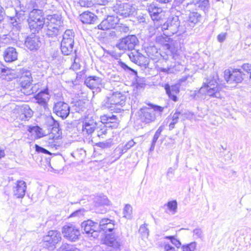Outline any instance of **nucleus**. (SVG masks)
I'll return each instance as SVG.
<instances>
[{"instance_id": "nucleus-1", "label": "nucleus", "mask_w": 251, "mask_h": 251, "mask_svg": "<svg viewBox=\"0 0 251 251\" xmlns=\"http://www.w3.org/2000/svg\"><path fill=\"white\" fill-rule=\"evenodd\" d=\"M31 0H14V10L16 13L14 17H10V23L13 30L19 32L22 28V22L25 19V12L29 10L32 7L30 2Z\"/></svg>"}, {"instance_id": "nucleus-2", "label": "nucleus", "mask_w": 251, "mask_h": 251, "mask_svg": "<svg viewBox=\"0 0 251 251\" xmlns=\"http://www.w3.org/2000/svg\"><path fill=\"white\" fill-rule=\"evenodd\" d=\"M218 75L210 76L203 82L200 88L199 93L201 96L213 98L220 99L222 98V86L219 84Z\"/></svg>"}, {"instance_id": "nucleus-3", "label": "nucleus", "mask_w": 251, "mask_h": 251, "mask_svg": "<svg viewBox=\"0 0 251 251\" xmlns=\"http://www.w3.org/2000/svg\"><path fill=\"white\" fill-rule=\"evenodd\" d=\"M126 99V97L121 93L115 92L105 98L102 102L101 106L110 111L120 112L125 104Z\"/></svg>"}, {"instance_id": "nucleus-4", "label": "nucleus", "mask_w": 251, "mask_h": 251, "mask_svg": "<svg viewBox=\"0 0 251 251\" xmlns=\"http://www.w3.org/2000/svg\"><path fill=\"white\" fill-rule=\"evenodd\" d=\"M185 25H183L182 23L180 25V23L177 16H173L169 17L167 21L162 25V29L168 30L170 33L174 34L176 33L178 31L182 32L186 31L187 27H184Z\"/></svg>"}, {"instance_id": "nucleus-5", "label": "nucleus", "mask_w": 251, "mask_h": 251, "mask_svg": "<svg viewBox=\"0 0 251 251\" xmlns=\"http://www.w3.org/2000/svg\"><path fill=\"white\" fill-rule=\"evenodd\" d=\"M13 113L18 120L28 121L33 114V111L26 104L16 105L13 110Z\"/></svg>"}, {"instance_id": "nucleus-6", "label": "nucleus", "mask_w": 251, "mask_h": 251, "mask_svg": "<svg viewBox=\"0 0 251 251\" xmlns=\"http://www.w3.org/2000/svg\"><path fill=\"white\" fill-rule=\"evenodd\" d=\"M62 232L65 238L72 242L77 240L80 235L78 228L71 223L63 226Z\"/></svg>"}, {"instance_id": "nucleus-7", "label": "nucleus", "mask_w": 251, "mask_h": 251, "mask_svg": "<svg viewBox=\"0 0 251 251\" xmlns=\"http://www.w3.org/2000/svg\"><path fill=\"white\" fill-rule=\"evenodd\" d=\"M245 75L239 69H233L232 71L228 69L224 72L225 79L228 84L241 82Z\"/></svg>"}, {"instance_id": "nucleus-8", "label": "nucleus", "mask_w": 251, "mask_h": 251, "mask_svg": "<svg viewBox=\"0 0 251 251\" xmlns=\"http://www.w3.org/2000/svg\"><path fill=\"white\" fill-rule=\"evenodd\" d=\"M113 11L123 17H129L135 12L136 8L129 3H117L113 7Z\"/></svg>"}, {"instance_id": "nucleus-9", "label": "nucleus", "mask_w": 251, "mask_h": 251, "mask_svg": "<svg viewBox=\"0 0 251 251\" xmlns=\"http://www.w3.org/2000/svg\"><path fill=\"white\" fill-rule=\"evenodd\" d=\"M138 40L135 35H128L120 40L117 47L120 50H132L137 44Z\"/></svg>"}, {"instance_id": "nucleus-10", "label": "nucleus", "mask_w": 251, "mask_h": 251, "mask_svg": "<svg viewBox=\"0 0 251 251\" xmlns=\"http://www.w3.org/2000/svg\"><path fill=\"white\" fill-rule=\"evenodd\" d=\"M61 239L60 233L57 230H50L43 238L45 245L52 247L57 244Z\"/></svg>"}, {"instance_id": "nucleus-11", "label": "nucleus", "mask_w": 251, "mask_h": 251, "mask_svg": "<svg viewBox=\"0 0 251 251\" xmlns=\"http://www.w3.org/2000/svg\"><path fill=\"white\" fill-rule=\"evenodd\" d=\"M81 227L86 234H91V236L94 238L98 236L97 223H95L92 220H88L82 223Z\"/></svg>"}, {"instance_id": "nucleus-12", "label": "nucleus", "mask_w": 251, "mask_h": 251, "mask_svg": "<svg viewBox=\"0 0 251 251\" xmlns=\"http://www.w3.org/2000/svg\"><path fill=\"white\" fill-rule=\"evenodd\" d=\"M53 112L62 119L66 118L70 113L69 105L64 102L59 101L53 107Z\"/></svg>"}, {"instance_id": "nucleus-13", "label": "nucleus", "mask_w": 251, "mask_h": 251, "mask_svg": "<svg viewBox=\"0 0 251 251\" xmlns=\"http://www.w3.org/2000/svg\"><path fill=\"white\" fill-rule=\"evenodd\" d=\"M140 118L142 122L146 124L154 121L156 119L154 110L150 107L141 108L140 111Z\"/></svg>"}, {"instance_id": "nucleus-14", "label": "nucleus", "mask_w": 251, "mask_h": 251, "mask_svg": "<svg viewBox=\"0 0 251 251\" xmlns=\"http://www.w3.org/2000/svg\"><path fill=\"white\" fill-rule=\"evenodd\" d=\"M119 21L117 16H108L98 25V28L103 30L115 28Z\"/></svg>"}, {"instance_id": "nucleus-15", "label": "nucleus", "mask_w": 251, "mask_h": 251, "mask_svg": "<svg viewBox=\"0 0 251 251\" xmlns=\"http://www.w3.org/2000/svg\"><path fill=\"white\" fill-rule=\"evenodd\" d=\"M32 4V7L30 9L32 10L30 12L29 17L28 21H34V22H40V23H45L46 19L44 18L42 14V10L36 8L38 6L34 5V2L31 0V2H30Z\"/></svg>"}, {"instance_id": "nucleus-16", "label": "nucleus", "mask_w": 251, "mask_h": 251, "mask_svg": "<svg viewBox=\"0 0 251 251\" xmlns=\"http://www.w3.org/2000/svg\"><path fill=\"white\" fill-rule=\"evenodd\" d=\"M86 85L91 89H100L103 86L102 79L96 76L88 77L84 82Z\"/></svg>"}, {"instance_id": "nucleus-17", "label": "nucleus", "mask_w": 251, "mask_h": 251, "mask_svg": "<svg viewBox=\"0 0 251 251\" xmlns=\"http://www.w3.org/2000/svg\"><path fill=\"white\" fill-rule=\"evenodd\" d=\"M101 122L106 124L105 126L112 128H116L119 126V120L114 115H104L100 117Z\"/></svg>"}, {"instance_id": "nucleus-18", "label": "nucleus", "mask_w": 251, "mask_h": 251, "mask_svg": "<svg viewBox=\"0 0 251 251\" xmlns=\"http://www.w3.org/2000/svg\"><path fill=\"white\" fill-rule=\"evenodd\" d=\"M164 49L167 50L166 52L167 55L172 56L175 59H176L179 55L180 49L179 48V43L178 42L166 44L164 45Z\"/></svg>"}, {"instance_id": "nucleus-19", "label": "nucleus", "mask_w": 251, "mask_h": 251, "mask_svg": "<svg viewBox=\"0 0 251 251\" xmlns=\"http://www.w3.org/2000/svg\"><path fill=\"white\" fill-rule=\"evenodd\" d=\"M148 11L153 21H159L164 16L162 8L156 6L154 4H151L148 7Z\"/></svg>"}, {"instance_id": "nucleus-20", "label": "nucleus", "mask_w": 251, "mask_h": 251, "mask_svg": "<svg viewBox=\"0 0 251 251\" xmlns=\"http://www.w3.org/2000/svg\"><path fill=\"white\" fill-rule=\"evenodd\" d=\"M40 44L39 38L34 35L27 37L25 42V46L31 50H38L40 46Z\"/></svg>"}, {"instance_id": "nucleus-21", "label": "nucleus", "mask_w": 251, "mask_h": 251, "mask_svg": "<svg viewBox=\"0 0 251 251\" xmlns=\"http://www.w3.org/2000/svg\"><path fill=\"white\" fill-rule=\"evenodd\" d=\"M26 189V183L23 180H18L13 188L14 195L17 198H22L25 195Z\"/></svg>"}, {"instance_id": "nucleus-22", "label": "nucleus", "mask_w": 251, "mask_h": 251, "mask_svg": "<svg viewBox=\"0 0 251 251\" xmlns=\"http://www.w3.org/2000/svg\"><path fill=\"white\" fill-rule=\"evenodd\" d=\"M34 98L36 100L37 103L44 106V108H46L47 105V102L50 99L48 89H47L45 90L41 91L35 95Z\"/></svg>"}, {"instance_id": "nucleus-23", "label": "nucleus", "mask_w": 251, "mask_h": 251, "mask_svg": "<svg viewBox=\"0 0 251 251\" xmlns=\"http://www.w3.org/2000/svg\"><path fill=\"white\" fill-rule=\"evenodd\" d=\"M165 89L169 98L174 101L177 100L176 95L179 93V87L177 85L170 86L167 84L165 86Z\"/></svg>"}, {"instance_id": "nucleus-24", "label": "nucleus", "mask_w": 251, "mask_h": 251, "mask_svg": "<svg viewBox=\"0 0 251 251\" xmlns=\"http://www.w3.org/2000/svg\"><path fill=\"white\" fill-rule=\"evenodd\" d=\"M3 57L6 62H11L17 59L18 53L15 48L9 47L5 50Z\"/></svg>"}, {"instance_id": "nucleus-25", "label": "nucleus", "mask_w": 251, "mask_h": 251, "mask_svg": "<svg viewBox=\"0 0 251 251\" xmlns=\"http://www.w3.org/2000/svg\"><path fill=\"white\" fill-rule=\"evenodd\" d=\"M94 202L96 207H99L105 205H108L110 204V201L107 197L104 195L100 194L95 196L94 199Z\"/></svg>"}, {"instance_id": "nucleus-26", "label": "nucleus", "mask_w": 251, "mask_h": 251, "mask_svg": "<svg viewBox=\"0 0 251 251\" xmlns=\"http://www.w3.org/2000/svg\"><path fill=\"white\" fill-rule=\"evenodd\" d=\"M79 19L83 24H91L96 21L97 16L91 12H85L80 15Z\"/></svg>"}, {"instance_id": "nucleus-27", "label": "nucleus", "mask_w": 251, "mask_h": 251, "mask_svg": "<svg viewBox=\"0 0 251 251\" xmlns=\"http://www.w3.org/2000/svg\"><path fill=\"white\" fill-rule=\"evenodd\" d=\"M32 81L31 74L29 71H26L23 74L21 77V85L23 89L28 88Z\"/></svg>"}, {"instance_id": "nucleus-28", "label": "nucleus", "mask_w": 251, "mask_h": 251, "mask_svg": "<svg viewBox=\"0 0 251 251\" xmlns=\"http://www.w3.org/2000/svg\"><path fill=\"white\" fill-rule=\"evenodd\" d=\"M105 244L108 246L112 247L115 249H119L121 246L119 239L116 238L114 235L106 236L105 239Z\"/></svg>"}, {"instance_id": "nucleus-29", "label": "nucleus", "mask_w": 251, "mask_h": 251, "mask_svg": "<svg viewBox=\"0 0 251 251\" xmlns=\"http://www.w3.org/2000/svg\"><path fill=\"white\" fill-rule=\"evenodd\" d=\"M96 127V124L93 121L88 122L87 120H86L83 123L82 132L84 134H91L95 131Z\"/></svg>"}, {"instance_id": "nucleus-30", "label": "nucleus", "mask_w": 251, "mask_h": 251, "mask_svg": "<svg viewBox=\"0 0 251 251\" xmlns=\"http://www.w3.org/2000/svg\"><path fill=\"white\" fill-rule=\"evenodd\" d=\"M201 18V16L200 14L197 12H193L190 14L188 20L183 22L182 24L183 25H188L191 23L190 27H192L200 21Z\"/></svg>"}, {"instance_id": "nucleus-31", "label": "nucleus", "mask_w": 251, "mask_h": 251, "mask_svg": "<svg viewBox=\"0 0 251 251\" xmlns=\"http://www.w3.org/2000/svg\"><path fill=\"white\" fill-rule=\"evenodd\" d=\"M61 18L59 15H48L45 20V24L47 23L59 26L61 25Z\"/></svg>"}, {"instance_id": "nucleus-32", "label": "nucleus", "mask_w": 251, "mask_h": 251, "mask_svg": "<svg viewBox=\"0 0 251 251\" xmlns=\"http://www.w3.org/2000/svg\"><path fill=\"white\" fill-rule=\"evenodd\" d=\"M29 28L32 33L34 34L38 32L42 28L45 24V23H40V22L28 21Z\"/></svg>"}, {"instance_id": "nucleus-33", "label": "nucleus", "mask_w": 251, "mask_h": 251, "mask_svg": "<svg viewBox=\"0 0 251 251\" xmlns=\"http://www.w3.org/2000/svg\"><path fill=\"white\" fill-rule=\"evenodd\" d=\"M74 44L61 42V50L63 54L68 55L73 51Z\"/></svg>"}, {"instance_id": "nucleus-34", "label": "nucleus", "mask_w": 251, "mask_h": 251, "mask_svg": "<svg viewBox=\"0 0 251 251\" xmlns=\"http://www.w3.org/2000/svg\"><path fill=\"white\" fill-rule=\"evenodd\" d=\"M28 130L31 134L34 135L35 138H40L44 136L42 129L38 126L29 127Z\"/></svg>"}, {"instance_id": "nucleus-35", "label": "nucleus", "mask_w": 251, "mask_h": 251, "mask_svg": "<svg viewBox=\"0 0 251 251\" xmlns=\"http://www.w3.org/2000/svg\"><path fill=\"white\" fill-rule=\"evenodd\" d=\"M181 112L176 111L172 116V121L169 124V129L172 130L175 127V125L178 122L180 117Z\"/></svg>"}, {"instance_id": "nucleus-36", "label": "nucleus", "mask_w": 251, "mask_h": 251, "mask_svg": "<svg viewBox=\"0 0 251 251\" xmlns=\"http://www.w3.org/2000/svg\"><path fill=\"white\" fill-rule=\"evenodd\" d=\"M124 217L127 219H131L132 215V207L128 204L125 205L123 209Z\"/></svg>"}, {"instance_id": "nucleus-37", "label": "nucleus", "mask_w": 251, "mask_h": 251, "mask_svg": "<svg viewBox=\"0 0 251 251\" xmlns=\"http://www.w3.org/2000/svg\"><path fill=\"white\" fill-rule=\"evenodd\" d=\"M196 5L203 11L207 10L209 7V0H199L196 3Z\"/></svg>"}, {"instance_id": "nucleus-38", "label": "nucleus", "mask_w": 251, "mask_h": 251, "mask_svg": "<svg viewBox=\"0 0 251 251\" xmlns=\"http://www.w3.org/2000/svg\"><path fill=\"white\" fill-rule=\"evenodd\" d=\"M136 64L140 66H146L148 64V60L147 57L141 54L136 60Z\"/></svg>"}, {"instance_id": "nucleus-39", "label": "nucleus", "mask_w": 251, "mask_h": 251, "mask_svg": "<svg viewBox=\"0 0 251 251\" xmlns=\"http://www.w3.org/2000/svg\"><path fill=\"white\" fill-rule=\"evenodd\" d=\"M165 239L170 240L171 242L178 249L181 246L180 242L176 239L174 236H167L164 237Z\"/></svg>"}, {"instance_id": "nucleus-40", "label": "nucleus", "mask_w": 251, "mask_h": 251, "mask_svg": "<svg viewBox=\"0 0 251 251\" xmlns=\"http://www.w3.org/2000/svg\"><path fill=\"white\" fill-rule=\"evenodd\" d=\"M177 205V202L175 200L169 201L167 203L168 208L170 211L172 212L173 214H175L176 212Z\"/></svg>"}, {"instance_id": "nucleus-41", "label": "nucleus", "mask_w": 251, "mask_h": 251, "mask_svg": "<svg viewBox=\"0 0 251 251\" xmlns=\"http://www.w3.org/2000/svg\"><path fill=\"white\" fill-rule=\"evenodd\" d=\"M107 126H103L101 127H99L97 128V135L99 137L104 138V135H105L107 132Z\"/></svg>"}, {"instance_id": "nucleus-42", "label": "nucleus", "mask_w": 251, "mask_h": 251, "mask_svg": "<svg viewBox=\"0 0 251 251\" xmlns=\"http://www.w3.org/2000/svg\"><path fill=\"white\" fill-rule=\"evenodd\" d=\"M109 220L110 219L107 218L101 219L99 225H98V230H104L105 226L109 223Z\"/></svg>"}, {"instance_id": "nucleus-43", "label": "nucleus", "mask_w": 251, "mask_h": 251, "mask_svg": "<svg viewBox=\"0 0 251 251\" xmlns=\"http://www.w3.org/2000/svg\"><path fill=\"white\" fill-rule=\"evenodd\" d=\"M139 232L143 237H147L149 235V230L147 227V225H142L140 226Z\"/></svg>"}, {"instance_id": "nucleus-44", "label": "nucleus", "mask_w": 251, "mask_h": 251, "mask_svg": "<svg viewBox=\"0 0 251 251\" xmlns=\"http://www.w3.org/2000/svg\"><path fill=\"white\" fill-rule=\"evenodd\" d=\"M58 137H57L55 139H53L52 142H50V146L51 148L57 150L61 147V143L60 141H58L60 139Z\"/></svg>"}, {"instance_id": "nucleus-45", "label": "nucleus", "mask_w": 251, "mask_h": 251, "mask_svg": "<svg viewBox=\"0 0 251 251\" xmlns=\"http://www.w3.org/2000/svg\"><path fill=\"white\" fill-rule=\"evenodd\" d=\"M197 244L195 242H192L189 244L183 246V251H195Z\"/></svg>"}, {"instance_id": "nucleus-46", "label": "nucleus", "mask_w": 251, "mask_h": 251, "mask_svg": "<svg viewBox=\"0 0 251 251\" xmlns=\"http://www.w3.org/2000/svg\"><path fill=\"white\" fill-rule=\"evenodd\" d=\"M115 28L117 30L125 33L127 32L129 30L128 27L126 25H124L123 24H119L118 23Z\"/></svg>"}, {"instance_id": "nucleus-47", "label": "nucleus", "mask_w": 251, "mask_h": 251, "mask_svg": "<svg viewBox=\"0 0 251 251\" xmlns=\"http://www.w3.org/2000/svg\"><path fill=\"white\" fill-rule=\"evenodd\" d=\"M112 144V141L109 140L105 142H100L97 144V146L102 149H105L110 147Z\"/></svg>"}, {"instance_id": "nucleus-48", "label": "nucleus", "mask_w": 251, "mask_h": 251, "mask_svg": "<svg viewBox=\"0 0 251 251\" xmlns=\"http://www.w3.org/2000/svg\"><path fill=\"white\" fill-rule=\"evenodd\" d=\"M135 143L133 141V140H131L128 141L122 148L121 151L123 153L126 152L128 150L132 147Z\"/></svg>"}, {"instance_id": "nucleus-49", "label": "nucleus", "mask_w": 251, "mask_h": 251, "mask_svg": "<svg viewBox=\"0 0 251 251\" xmlns=\"http://www.w3.org/2000/svg\"><path fill=\"white\" fill-rule=\"evenodd\" d=\"M139 55H141V54L137 51H135L134 52H131L129 53L128 56L130 60L136 64V60L138 59Z\"/></svg>"}, {"instance_id": "nucleus-50", "label": "nucleus", "mask_w": 251, "mask_h": 251, "mask_svg": "<svg viewBox=\"0 0 251 251\" xmlns=\"http://www.w3.org/2000/svg\"><path fill=\"white\" fill-rule=\"evenodd\" d=\"M218 119V117L216 116H210L209 118V124L213 126H217L219 125Z\"/></svg>"}, {"instance_id": "nucleus-51", "label": "nucleus", "mask_w": 251, "mask_h": 251, "mask_svg": "<svg viewBox=\"0 0 251 251\" xmlns=\"http://www.w3.org/2000/svg\"><path fill=\"white\" fill-rule=\"evenodd\" d=\"M75 37V33L71 29H67L64 32L63 35V38L62 39H69V38H71Z\"/></svg>"}, {"instance_id": "nucleus-52", "label": "nucleus", "mask_w": 251, "mask_h": 251, "mask_svg": "<svg viewBox=\"0 0 251 251\" xmlns=\"http://www.w3.org/2000/svg\"><path fill=\"white\" fill-rule=\"evenodd\" d=\"M12 70L7 67L0 68V73L2 76H6L11 74Z\"/></svg>"}, {"instance_id": "nucleus-53", "label": "nucleus", "mask_w": 251, "mask_h": 251, "mask_svg": "<svg viewBox=\"0 0 251 251\" xmlns=\"http://www.w3.org/2000/svg\"><path fill=\"white\" fill-rule=\"evenodd\" d=\"M163 127L162 126H160L158 129L156 130L155 133L152 140L154 141V142H156L159 137L160 136L162 131L163 130Z\"/></svg>"}, {"instance_id": "nucleus-54", "label": "nucleus", "mask_w": 251, "mask_h": 251, "mask_svg": "<svg viewBox=\"0 0 251 251\" xmlns=\"http://www.w3.org/2000/svg\"><path fill=\"white\" fill-rule=\"evenodd\" d=\"M114 228V221L111 220H109V223L105 227V230H104L105 232L108 231H112V230Z\"/></svg>"}, {"instance_id": "nucleus-55", "label": "nucleus", "mask_w": 251, "mask_h": 251, "mask_svg": "<svg viewBox=\"0 0 251 251\" xmlns=\"http://www.w3.org/2000/svg\"><path fill=\"white\" fill-rule=\"evenodd\" d=\"M164 251H177V249H176L175 247L172 246L168 243H165L164 245Z\"/></svg>"}, {"instance_id": "nucleus-56", "label": "nucleus", "mask_w": 251, "mask_h": 251, "mask_svg": "<svg viewBox=\"0 0 251 251\" xmlns=\"http://www.w3.org/2000/svg\"><path fill=\"white\" fill-rule=\"evenodd\" d=\"M47 27V28L50 29L51 30L53 31L54 33H57L58 32V26L54 25L51 24H50L47 23V24H45L44 25Z\"/></svg>"}, {"instance_id": "nucleus-57", "label": "nucleus", "mask_w": 251, "mask_h": 251, "mask_svg": "<svg viewBox=\"0 0 251 251\" xmlns=\"http://www.w3.org/2000/svg\"><path fill=\"white\" fill-rule=\"evenodd\" d=\"M83 155L85 154V151L82 149L77 150L72 153V155L77 159H80V156H78L79 154Z\"/></svg>"}, {"instance_id": "nucleus-58", "label": "nucleus", "mask_w": 251, "mask_h": 251, "mask_svg": "<svg viewBox=\"0 0 251 251\" xmlns=\"http://www.w3.org/2000/svg\"><path fill=\"white\" fill-rule=\"evenodd\" d=\"M72 250L69 245L67 243L62 244L59 248V251H71Z\"/></svg>"}, {"instance_id": "nucleus-59", "label": "nucleus", "mask_w": 251, "mask_h": 251, "mask_svg": "<svg viewBox=\"0 0 251 251\" xmlns=\"http://www.w3.org/2000/svg\"><path fill=\"white\" fill-rule=\"evenodd\" d=\"M35 149H36V151L38 152H42V153H43L45 154H50V153L49 151H48V150H46L45 149H44L42 147H41L37 145H36V146H35Z\"/></svg>"}, {"instance_id": "nucleus-60", "label": "nucleus", "mask_w": 251, "mask_h": 251, "mask_svg": "<svg viewBox=\"0 0 251 251\" xmlns=\"http://www.w3.org/2000/svg\"><path fill=\"white\" fill-rule=\"evenodd\" d=\"M241 68L244 71L246 72L248 74L251 73V64L245 63L242 65Z\"/></svg>"}, {"instance_id": "nucleus-61", "label": "nucleus", "mask_w": 251, "mask_h": 251, "mask_svg": "<svg viewBox=\"0 0 251 251\" xmlns=\"http://www.w3.org/2000/svg\"><path fill=\"white\" fill-rule=\"evenodd\" d=\"M192 116V114L190 112H181V114L179 118H181L182 120L184 121L186 119L190 118Z\"/></svg>"}, {"instance_id": "nucleus-62", "label": "nucleus", "mask_w": 251, "mask_h": 251, "mask_svg": "<svg viewBox=\"0 0 251 251\" xmlns=\"http://www.w3.org/2000/svg\"><path fill=\"white\" fill-rule=\"evenodd\" d=\"M84 212V210L83 209L77 210L75 211L74 212H73L70 215V217H76V216L80 217L82 215H83Z\"/></svg>"}, {"instance_id": "nucleus-63", "label": "nucleus", "mask_w": 251, "mask_h": 251, "mask_svg": "<svg viewBox=\"0 0 251 251\" xmlns=\"http://www.w3.org/2000/svg\"><path fill=\"white\" fill-rule=\"evenodd\" d=\"M194 235L196 238H201L202 237V231L200 228H196L193 230Z\"/></svg>"}, {"instance_id": "nucleus-64", "label": "nucleus", "mask_w": 251, "mask_h": 251, "mask_svg": "<svg viewBox=\"0 0 251 251\" xmlns=\"http://www.w3.org/2000/svg\"><path fill=\"white\" fill-rule=\"evenodd\" d=\"M93 1L100 5H105L107 4L108 2L112 1L113 0H93Z\"/></svg>"}]
</instances>
